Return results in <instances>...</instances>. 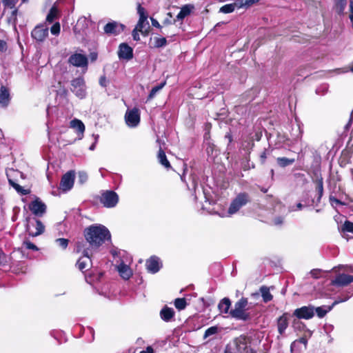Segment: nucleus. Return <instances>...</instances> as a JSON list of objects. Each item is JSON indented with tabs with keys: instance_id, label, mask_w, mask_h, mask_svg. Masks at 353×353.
<instances>
[{
	"instance_id": "f257e3e1",
	"label": "nucleus",
	"mask_w": 353,
	"mask_h": 353,
	"mask_svg": "<svg viewBox=\"0 0 353 353\" xmlns=\"http://www.w3.org/2000/svg\"><path fill=\"white\" fill-rule=\"evenodd\" d=\"M84 235L88 245L85 248H90L92 251L96 250L106 240L110 239V231L102 225H92L84 231Z\"/></svg>"
},
{
	"instance_id": "f03ea898",
	"label": "nucleus",
	"mask_w": 353,
	"mask_h": 353,
	"mask_svg": "<svg viewBox=\"0 0 353 353\" xmlns=\"http://www.w3.org/2000/svg\"><path fill=\"white\" fill-rule=\"evenodd\" d=\"M248 306V299L242 297L234 303V307L230 311V315L236 320L247 321L250 319Z\"/></svg>"
},
{
	"instance_id": "7ed1b4c3",
	"label": "nucleus",
	"mask_w": 353,
	"mask_h": 353,
	"mask_svg": "<svg viewBox=\"0 0 353 353\" xmlns=\"http://www.w3.org/2000/svg\"><path fill=\"white\" fill-rule=\"evenodd\" d=\"M77 251L83 254L77 262V267L82 272L88 270L92 266V261L90 256L94 251L90 248H85L84 243L79 244L77 245Z\"/></svg>"
},
{
	"instance_id": "20e7f679",
	"label": "nucleus",
	"mask_w": 353,
	"mask_h": 353,
	"mask_svg": "<svg viewBox=\"0 0 353 353\" xmlns=\"http://www.w3.org/2000/svg\"><path fill=\"white\" fill-rule=\"evenodd\" d=\"M250 343V341L249 338L244 335H241L236 338L229 345L226 352L232 350L233 352L230 353H252Z\"/></svg>"
},
{
	"instance_id": "39448f33",
	"label": "nucleus",
	"mask_w": 353,
	"mask_h": 353,
	"mask_svg": "<svg viewBox=\"0 0 353 353\" xmlns=\"http://www.w3.org/2000/svg\"><path fill=\"white\" fill-rule=\"evenodd\" d=\"M250 202V196L246 192H241L232 200L228 208L229 215L236 214L242 207Z\"/></svg>"
},
{
	"instance_id": "423d86ee",
	"label": "nucleus",
	"mask_w": 353,
	"mask_h": 353,
	"mask_svg": "<svg viewBox=\"0 0 353 353\" xmlns=\"http://www.w3.org/2000/svg\"><path fill=\"white\" fill-rule=\"evenodd\" d=\"M137 10L139 19L135 28L139 30V32L141 34L146 35L148 32V29L150 28L147 12L145 8L142 7L139 3H137Z\"/></svg>"
},
{
	"instance_id": "0eeeda50",
	"label": "nucleus",
	"mask_w": 353,
	"mask_h": 353,
	"mask_svg": "<svg viewBox=\"0 0 353 353\" xmlns=\"http://www.w3.org/2000/svg\"><path fill=\"white\" fill-rule=\"evenodd\" d=\"M100 202L105 208H114L119 202V196L112 190H106L101 193Z\"/></svg>"
},
{
	"instance_id": "6e6552de",
	"label": "nucleus",
	"mask_w": 353,
	"mask_h": 353,
	"mask_svg": "<svg viewBox=\"0 0 353 353\" xmlns=\"http://www.w3.org/2000/svg\"><path fill=\"white\" fill-rule=\"evenodd\" d=\"M71 91L79 99H83L86 96V88L84 79L78 77L71 81Z\"/></svg>"
},
{
	"instance_id": "1a4fd4ad",
	"label": "nucleus",
	"mask_w": 353,
	"mask_h": 353,
	"mask_svg": "<svg viewBox=\"0 0 353 353\" xmlns=\"http://www.w3.org/2000/svg\"><path fill=\"white\" fill-rule=\"evenodd\" d=\"M74 176L75 173L73 170L68 171L63 174L61 179L59 188L64 192L70 190L74 185Z\"/></svg>"
},
{
	"instance_id": "9d476101",
	"label": "nucleus",
	"mask_w": 353,
	"mask_h": 353,
	"mask_svg": "<svg viewBox=\"0 0 353 353\" xmlns=\"http://www.w3.org/2000/svg\"><path fill=\"white\" fill-rule=\"evenodd\" d=\"M126 124L131 128L136 127L140 122L139 110L137 108L128 110L125 114Z\"/></svg>"
},
{
	"instance_id": "9b49d317",
	"label": "nucleus",
	"mask_w": 353,
	"mask_h": 353,
	"mask_svg": "<svg viewBox=\"0 0 353 353\" xmlns=\"http://www.w3.org/2000/svg\"><path fill=\"white\" fill-rule=\"evenodd\" d=\"M44 225L41 221L34 219L30 221L26 226V230L30 235L37 236L41 234L44 231Z\"/></svg>"
},
{
	"instance_id": "f8f14e48",
	"label": "nucleus",
	"mask_w": 353,
	"mask_h": 353,
	"mask_svg": "<svg viewBox=\"0 0 353 353\" xmlns=\"http://www.w3.org/2000/svg\"><path fill=\"white\" fill-rule=\"evenodd\" d=\"M31 35L37 41L42 42L48 35V28L43 24H39L32 30Z\"/></svg>"
},
{
	"instance_id": "ddd939ff",
	"label": "nucleus",
	"mask_w": 353,
	"mask_h": 353,
	"mask_svg": "<svg viewBox=\"0 0 353 353\" xmlns=\"http://www.w3.org/2000/svg\"><path fill=\"white\" fill-rule=\"evenodd\" d=\"M293 314L299 319H310L314 315V308L312 306H303L294 310Z\"/></svg>"
},
{
	"instance_id": "4468645a",
	"label": "nucleus",
	"mask_w": 353,
	"mask_h": 353,
	"mask_svg": "<svg viewBox=\"0 0 353 353\" xmlns=\"http://www.w3.org/2000/svg\"><path fill=\"white\" fill-rule=\"evenodd\" d=\"M29 209L34 215L41 216L46 213V205L37 198L29 204Z\"/></svg>"
},
{
	"instance_id": "2eb2a0df",
	"label": "nucleus",
	"mask_w": 353,
	"mask_h": 353,
	"mask_svg": "<svg viewBox=\"0 0 353 353\" xmlns=\"http://www.w3.org/2000/svg\"><path fill=\"white\" fill-rule=\"evenodd\" d=\"M68 62L76 67H87L88 58L84 54L75 53L69 57Z\"/></svg>"
},
{
	"instance_id": "dca6fc26",
	"label": "nucleus",
	"mask_w": 353,
	"mask_h": 353,
	"mask_svg": "<svg viewBox=\"0 0 353 353\" xmlns=\"http://www.w3.org/2000/svg\"><path fill=\"white\" fill-rule=\"evenodd\" d=\"M352 282H353V276L346 274H339L332 281V284L339 287H343Z\"/></svg>"
},
{
	"instance_id": "f3484780",
	"label": "nucleus",
	"mask_w": 353,
	"mask_h": 353,
	"mask_svg": "<svg viewBox=\"0 0 353 353\" xmlns=\"http://www.w3.org/2000/svg\"><path fill=\"white\" fill-rule=\"evenodd\" d=\"M118 55L119 59L130 60L133 57V50L126 43H121L119 46Z\"/></svg>"
},
{
	"instance_id": "a211bd4d",
	"label": "nucleus",
	"mask_w": 353,
	"mask_h": 353,
	"mask_svg": "<svg viewBox=\"0 0 353 353\" xmlns=\"http://www.w3.org/2000/svg\"><path fill=\"white\" fill-rule=\"evenodd\" d=\"M312 336V332L307 329H306L304 335L301 337L299 339L293 341L290 346V350L292 353H294L296 350V345L299 344H303L304 348L306 349L307 343V338Z\"/></svg>"
},
{
	"instance_id": "6ab92c4d",
	"label": "nucleus",
	"mask_w": 353,
	"mask_h": 353,
	"mask_svg": "<svg viewBox=\"0 0 353 353\" xmlns=\"http://www.w3.org/2000/svg\"><path fill=\"white\" fill-rule=\"evenodd\" d=\"M160 263L159 258L152 256L146 261V268L149 272L156 273L160 270Z\"/></svg>"
},
{
	"instance_id": "aec40b11",
	"label": "nucleus",
	"mask_w": 353,
	"mask_h": 353,
	"mask_svg": "<svg viewBox=\"0 0 353 353\" xmlns=\"http://www.w3.org/2000/svg\"><path fill=\"white\" fill-rule=\"evenodd\" d=\"M123 30V25H119L116 22H110L104 26V32L106 34H118Z\"/></svg>"
},
{
	"instance_id": "412c9836",
	"label": "nucleus",
	"mask_w": 353,
	"mask_h": 353,
	"mask_svg": "<svg viewBox=\"0 0 353 353\" xmlns=\"http://www.w3.org/2000/svg\"><path fill=\"white\" fill-rule=\"evenodd\" d=\"M70 127L75 130L80 135V139L83 137L85 132V125L83 123L77 119H74L70 122Z\"/></svg>"
},
{
	"instance_id": "4be33fe9",
	"label": "nucleus",
	"mask_w": 353,
	"mask_h": 353,
	"mask_svg": "<svg viewBox=\"0 0 353 353\" xmlns=\"http://www.w3.org/2000/svg\"><path fill=\"white\" fill-rule=\"evenodd\" d=\"M117 269L121 276L125 280L129 279L132 275V270L129 265L123 263V262L117 265Z\"/></svg>"
},
{
	"instance_id": "5701e85b",
	"label": "nucleus",
	"mask_w": 353,
	"mask_h": 353,
	"mask_svg": "<svg viewBox=\"0 0 353 353\" xmlns=\"http://www.w3.org/2000/svg\"><path fill=\"white\" fill-rule=\"evenodd\" d=\"M288 326V319L286 313L281 316L277 321L278 332L280 334H283Z\"/></svg>"
},
{
	"instance_id": "b1692460",
	"label": "nucleus",
	"mask_w": 353,
	"mask_h": 353,
	"mask_svg": "<svg viewBox=\"0 0 353 353\" xmlns=\"http://www.w3.org/2000/svg\"><path fill=\"white\" fill-rule=\"evenodd\" d=\"M10 99L9 90L5 86H1L0 88V105L2 107H7Z\"/></svg>"
},
{
	"instance_id": "393cba45",
	"label": "nucleus",
	"mask_w": 353,
	"mask_h": 353,
	"mask_svg": "<svg viewBox=\"0 0 353 353\" xmlns=\"http://www.w3.org/2000/svg\"><path fill=\"white\" fill-rule=\"evenodd\" d=\"M194 7L193 5L187 4L183 6L180 12L176 15V19L178 20H183L187 16L190 15L192 11L194 10Z\"/></svg>"
},
{
	"instance_id": "a878e982",
	"label": "nucleus",
	"mask_w": 353,
	"mask_h": 353,
	"mask_svg": "<svg viewBox=\"0 0 353 353\" xmlns=\"http://www.w3.org/2000/svg\"><path fill=\"white\" fill-rule=\"evenodd\" d=\"M161 318L166 322L170 321L174 316V311L172 308L165 306L160 312Z\"/></svg>"
},
{
	"instance_id": "bb28decb",
	"label": "nucleus",
	"mask_w": 353,
	"mask_h": 353,
	"mask_svg": "<svg viewBox=\"0 0 353 353\" xmlns=\"http://www.w3.org/2000/svg\"><path fill=\"white\" fill-rule=\"evenodd\" d=\"M230 306L231 301L228 298H223L218 305L220 312L224 314H230Z\"/></svg>"
},
{
	"instance_id": "cd10ccee",
	"label": "nucleus",
	"mask_w": 353,
	"mask_h": 353,
	"mask_svg": "<svg viewBox=\"0 0 353 353\" xmlns=\"http://www.w3.org/2000/svg\"><path fill=\"white\" fill-rule=\"evenodd\" d=\"M158 160L159 163L166 168H170V163L167 159L166 155L164 151L160 148L158 153Z\"/></svg>"
},
{
	"instance_id": "c85d7f7f",
	"label": "nucleus",
	"mask_w": 353,
	"mask_h": 353,
	"mask_svg": "<svg viewBox=\"0 0 353 353\" xmlns=\"http://www.w3.org/2000/svg\"><path fill=\"white\" fill-rule=\"evenodd\" d=\"M295 161L294 159H289L286 157H278L276 159V162L278 165L282 168H285L286 166L290 165L293 164Z\"/></svg>"
},
{
	"instance_id": "c756f323",
	"label": "nucleus",
	"mask_w": 353,
	"mask_h": 353,
	"mask_svg": "<svg viewBox=\"0 0 353 353\" xmlns=\"http://www.w3.org/2000/svg\"><path fill=\"white\" fill-rule=\"evenodd\" d=\"M260 291L264 302L267 303L272 299V295L270 294L268 288L262 286L260 288Z\"/></svg>"
},
{
	"instance_id": "7c9ffc66",
	"label": "nucleus",
	"mask_w": 353,
	"mask_h": 353,
	"mask_svg": "<svg viewBox=\"0 0 353 353\" xmlns=\"http://www.w3.org/2000/svg\"><path fill=\"white\" fill-rule=\"evenodd\" d=\"M316 190L318 192V199H317V201H320L322 196H323V179L322 178H320L319 179H317L316 181Z\"/></svg>"
},
{
	"instance_id": "2f4dec72",
	"label": "nucleus",
	"mask_w": 353,
	"mask_h": 353,
	"mask_svg": "<svg viewBox=\"0 0 353 353\" xmlns=\"http://www.w3.org/2000/svg\"><path fill=\"white\" fill-rule=\"evenodd\" d=\"M58 10L55 7H52L47 15L46 21L52 23L57 17Z\"/></svg>"
},
{
	"instance_id": "473e14b6",
	"label": "nucleus",
	"mask_w": 353,
	"mask_h": 353,
	"mask_svg": "<svg viewBox=\"0 0 353 353\" xmlns=\"http://www.w3.org/2000/svg\"><path fill=\"white\" fill-rule=\"evenodd\" d=\"M186 301L183 298L176 299L174 301V306L179 310H181L185 308L186 307Z\"/></svg>"
},
{
	"instance_id": "72a5a7b5",
	"label": "nucleus",
	"mask_w": 353,
	"mask_h": 353,
	"mask_svg": "<svg viewBox=\"0 0 353 353\" xmlns=\"http://www.w3.org/2000/svg\"><path fill=\"white\" fill-rule=\"evenodd\" d=\"M235 7H236V3L226 4V5H224L223 6H222L220 8L219 11L221 12L225 13V14L231 13L234 10Z\"/></svg>"
},
{
	"instance_id": "f704fd0d",
	"label": "nucleus",
	"mask_w": 353,
	"mask_h": 353,
	"mask_svg": "<svg viewBox=\"0 0 353 353\" xmlns=\"http://www.w3.org/2000/svg\"><path fill=\"white\" fill-rule=\"evenodd\" d=\"M165 81L152 88V89L151 90V91L148 95V99H152L155 96V94L165 86Z\"/></svg>"
},
{
	"instance_id": "c9c22d12",
	"label": "nucleus",
	"mask_w": 353,
	"mask_h": 353,
	"mask_svg": "<svg viewBox=\"0 0 353 353\" xmlns=\"http://www.w3.org/2000/svg\"><path fill=\"white\" fill-rule=\"evenodd\" d=\"M347 0H336V7L338 12L341 14L343 12L346 6Z\"/></svg>"
},
{
	"instance_id": "e433bc0d",
	"label": "nucleus",
	"mask_w": 353,
	"mask_h": 353,
	"mask_svg": "<svg viewBox=\"0 0 353 353\" xmlns=\"http://www.w3.org/2000/svg\"><path fill=\"white\" fill-rule=\"evenodd\" d=\"M154 47L161 48L167 44V40L165 37H154Z\"/></svg>"
},
{
	"instance_id": "4c0bfd02",
	"label": "nucleus",
	"mask_w": 353,
	"mask_h": 353,
	"mask_svg": "<svg viewBox=\"0 0 353 353\" xmlns=\"http://www.w3.org/2000/svg\"><path fill=\"white\" fill-rule=\"evenodd\" d=\"M332 307V306L328 307L327 309H325L323 307H318L315 309V311L318 316L322 318L327 314V312L331 310Z\"/></svg>"
},
{
	"instance_id": "58836bf2",
	"label": "nucleus",
	"mask_w": 353,
	"mask_h": 353,
	"mask_svg": "<svg viewBox=\"0 0 353 353\" xmlns=\"http://www.w3.org/2000/svg\"><path fill=\"white\" fill-rule=\"evenodd\" d=\"M218 332V327L216 326H212L207 329L203 335V338L206 339L210 336L214 335Z\"/></svg>"
},
{
	"instance_id": "ea45409f",
	"label": "nucleus",
	"mask_w": 353,
	"mask_h": 353,
	"mask_svg": "<svg viewBox=\"0 0 353 353\" xmlns=\"http://www.w3.org/2000/svg\"><path fill=\"white\" fill-rule=\"evenodd\" d=\"M56 243L63 249H65L68 245V240L64 238H59L55 240Z\"/></svg>"
},
{
	"instance_id": "a19ab883",
	"label": "nucleus",
	"mask_w": 353,
	"mask_h": 353,
	"mask_svg": "<svg viewBox=\"0 0 353 353\" xmlns=\"http://www.w3.org/2000/svg\"><path fill=\"white\" fill-rule=\"evenodd\" d=\"M88 174L85 172L84 171H80L78 173V180H79V182L81 184L85 183L88 180Z\"/></svg>"
},
{
	"instance_id": "79ce46f5",
	"label": "nucleus",
	"mask_w": 353,
	"mask_h": 353,
	"mask_svg": "<svg viewBox=\"0 0 353 353\" xmlns=\"http://www.w3.org/2000/svg\"><path fill=\"white\" fill-rule=\"evenodd\" d=\"M342 230L343 231L353 233V223L346 221L343 225Z\"/></svg>"
},
{
	"instance_id": "37998d69",
	"label": "nucleus",
	"mask_w": 353,
	"mask_h": 353,
	"mask_svg": "<svg viewBox=\"0 0 353 353\" xmlns=\"http://www.w3.org/2000/svg\"><path fill=\"white\" fill-rule=\"evenodd\" d=\"M328 90V86L325 84L321 85L318 87L316 90V93L319 95H323L327 92Z\"/></svg>"
},
{
	"instance_id": "c03bdc74",
	"label": "nucleus",
	"mask_w": 353,
	"mask_h": 353,
	"mask_svg": "<svg viewBox=\"0 0 353 353\" xmlns=\"http://www.w3.org/2000/svg\"><path fill=\"white\" fill-rule=\"evenodd\" d=\"M18 0H3V5L8 8H13L15 7Z\"/></svg>"
},
{
	"instance_id": "a18cd8bd",
	"label": "nucleus",
	"mask_w": 353,
	"mask_h": 353,
	"mask_svg": "<svg viewBox=\"0 0 353 353\" xmlns=\"http://www.w3.org/2000/svg\"><path fill=\"white\" fill-rule=\"evenodd\" d=\"M50 32L54 35H57L60 32V24L59 23H55L50 28Z\"/></svg>"
},
{
	"instance_id": "49530a36",
	"label": "nucleus",
	"mask_w": 353,
	"mask_h": 353,
	"mask_svg": "<svg viewBox=\"0 0 353 353\" xmlns=\"http://www.w3.org/2000/svg\"><path fill=\"white\" fill-rule=\"evenodd\" d=\"M23 245L26 249L32 250H38V248L30 241H25L23 243Z\"/></svg>"
},
{
	"instance_id": "de8ad7c7",
	"label": "nucleus",
	"mask_w": 353,
	"mask_h": 353,
	"mask_svg": "<svg viewBox=\"0 0 353 353\" xmlns=\"http://www.w3.org/2000/svg\"><path fill=\"white\" fill-rule=\"evenodd\" d=\"M305 327V325L303 324H302V323L301 321H299V320L296 321L294 320V322H293V327L295 330H297V329H300L301 327Z\"/></svg>"
},
{
	"instance_id": "09e8293b",
	"label": "nucleus",
	"mask_w": 353,
	"mask_h": 353,
	"mask_svg": "<svg viewBox=\"0 0 353 353\" xmlns=\"http://www.w3.org/2000/svg\"><path fill=\"white\" fill-rule=\"evenodd\" d=\"M330 201L332 206H334V205L343 204V203L341 201L332 196L330 197Z\"/></svg>"
},
{
	"instance_id": "8fccbe9b",
	"label": "nucleus",
	"mask_w": 353,
	"mask_h": 353,
	"mask_svg": "<svg viewBox=\"0 0 353 353\" xmlns=\"http://www.w3.org/2000/svg\"><path fill=\"white\" fill-rule=\"evenodd\" d=\"M139 32V30H137V28H134V30L132 31V37L133 39L135 41H139L140 39Z\"/></svg>"
},
{
	"instance_id": "3c124183",
	"label": "nucleus",
	"mask_w": 353,
	"mask_h": 353,
	"mask_svg": "<svg viewBox=\"0 0 353 353\" xmlns=\"http://www.w3.org/2000/svg\"><path fill=\"white\" fill-rule=\"evenodd\" d=\"M7 50V44L6 41L0 39V52H4Z\"/></svg>"
},
{
	"instance_id": "603ef678",
	"label": "nucleus",
	"mask_w": 353,
	"mask_h": 353,
	"mask_svg": "<svg viewBox=\"0 0 353 353\" xmlns=\"http://www.w3.org/2000/svg\"><path fill=\"white\" fill-rule=\"evenodd\" d=\"M93 137L94 138V143H92L90 146V150H94V148H95V146H96V143L98 141V139H99V136L98 134H93Z\"/></svg>"
},
{
	"instance_id": "864d4df0",
	"label": "nucleus",
	"mask_w": 353,
	"mask_h": 353,
	"mask_svg": "<svg viewBox=\"0 0 353 353\" xmlns=\"http://www.w3.org/2000/svg\"><path fill=\"white\" fill-rule=\"evenodd\" d=\"M320 272L321 270H313L310 272V274L314 278H319Z\"/></svg>"
},
{
	"instance_id": "5fc2aeb1",
	"label": "nucleus",
	"mask_w": 353,
	"mask_h": 353,
	"mask_svg": "<svg viewBox=\"0 0 353 353\" xmlns=\"http://www.w3.org/2000/svg\"><path fill=\"white\" fill-rule=\"evenodd\" d=\"M261 161L262 163H264L265 161V159L267 158V150H265L260 156Z\"/></svg>"
},
{
	"instance_id": "6e6d98bb",
	"label": "nucleus",
	"mask_w": 353,
	"mask_h": 353,
	"mask_svg": "<svg viewBox=\"0 0 353 353\" xmlns=\"http://www.w3.org/2000/svg\"><path fill=\"white\" fill-rule=\"evenodd\" d=\"M151 22H152V25L154 27H156V28H161V26L160 25V23L155 19L151 18Z\"/></svg>"
},
{
	"instance_id": "4d7b16f0",
	"label": "nucleus",
	"mask_w": 353,
	"mask_h": 353,
	"mask_svg": "<svg viewBox=\"0 0 353 353\" xmlns=\"http://www.w3.org/2000/svg\"><path fill=\"white\" fill-rule=\"evenodd\" d=\"M283 222V219L281 217L275 218L274 220V223L276 225H281Z\"/></svg>"
},
{
	"instance_id": "13d9d810",
	"label": "nucleus",
	"mask_w": 353,
	"mask_h": 353,
	"mask_svg": "<svg viewBox=\"0 0 353 353\" xmlns=\"http://www.w3.org/2000/svg\"><path fill=\"white\" fill-rule=\"evenodd\" d=\"M259 0H245L244 5L246 6H250L252 4L258 2Z\"/></svg>"
},
{
	"instance_id": "bf43d9fd",
	"label": "nucleus",
	"mask_w": 353,
	"mask_h": 353,
	"mask_svg": "<svg viewBox=\"0 0 353 353\" xmlns=\"http://www.w3.org/2000/svg\"><path fill=\"white\" fill-rule=\"evenodd\" d=\"M140 353H153V349L149 346L145 350L141 351Z\"/></svg>"
},
{
	"instance_id": "052dcab7",
	"label": "nucleus",
	"mask_w": 353,
	"mask_h": 353,
	"mask_svg": "<svg viewBox=\"0 0 353 353\" xmlns=\"http://www.w3.org/2000/svg\"><path fill=\"white\" fill-rule=\"evenodd\" d=\"M10 183L12 184V186L17 190V192H22V188L19 185L12 183L11 181Z\"/></svg>"
},
{
	"instance_id": "680f3d73",
	"label": "nucleus",
	"mask_w": 353,
	"mask_h": 353,
	"mask_svg": "<svg viewBox=\"0 0 353 353\" xmlns=\"http://www.w3.org/2000/svg\"><path fill=\"white\" fill-rule=\"evenodd\" d=\"M350 10L351 12V14H353V1H350Z\"/></svg>"
},
{
	"instance_id": "e2e57ef3",
	"label": "nucleus",
	"mask_w": 353,
	"mask_h": 353,
	"mask_svg": "<svg viewBox=\"0 0 353 353\" xmlns=\"http://www.w3.org/2000/svg\"><path fill=\"white\" fill-rule=\"evenodd\" d=\"M85 20H86V19H85V17H83V18L79 19L78 20V21H77V24H79V23H81V22H85Z\"/></svg>"
},
{
	"instance_id": "0e129e2a",
	"label": "nucleus",
	"mask_w": 353,
	"mask_h": 353,
	"mask_svg": "<svg viewBox=\"0 0 353 353\" xmlns=\"http://www.w3.org/2000/svg\"><path fill=\"white\" fill-rule=\"evenodd\" d=\"M302 208H303V205L301 203H299L297 204V208L299 210L302 209Z\"/></svg>"
},
{
	"instance_id": "69168bd1",
	"label": "nucleus",
	"mask_w": 353,
	"mask_h": 353,
	"mask_svg": "<svg viewBox=\"0 0 353 353\" xmlns=\"http://www.w3.org/2000/svg\"><path fill=\"white\" fill-rule=\"evenodd\" d=\"M342 301H334V302L333 305H336V304H337V303H341V302H342Z\"/></svg>"
},
{
	"instance_id": "338daca9",
	"label": "nucleus",
	"mask_w": 353,
	"mask_h": 353,
	"mask_svg": "<svg viewBox=\"0 0 353 353\" xmlns=\"http://www.w3.org/2000/svg\"><path fill=\"white\" fill-rule=\"evenodd\" d=\"M96 58H97V54H94V55H92V60H95V59H96Z\"/></svg>"
},
{
	"instance_id": "774afa93",
	"label": "nucleus",
	"mask_w": 353,
	"mask_h": 353,
	"mask_svg": "<svg viewBox=\"0 0 353 353\" xmlns=\"http://www.w3.org/2000/svg\"><path fill=\"white\" fill-rule=\"evenodd\" d=\"M103 83H104V81L101 79L100 80V83H101V85H104Z\"/></svg>"
}]
</instances>
